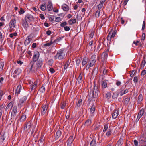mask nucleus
Masks as SVG:
<instances>
[{"label": "nucleus", "mask_w": 146, "mask_h": 146, "mask_svg": "<svg viewBox=\"0 0 146 146\" xmlns=\"http://www.w3.org/2000/svg\"><path fill=\"white\" fill-rule=\"evenodd\" d=\"M66 52L64 49H61L57 51V52L54 56V58L55 60L58 59L59 60L64 59L65 56Z\"/></svg>", "instance_id": "obj_1"}, {"label": "nucleus", "mask_w": 146, "mask_h": 146, "mask_svg": "<svg viewBox=\"0 0 146 146\" xmlns=\"http://www.w3.org/2000/svg\"><path fill=\"white\" fill-rule=\"evenodd\" d=\"M36 70L35 65H34V62H30L28 67V70L30 72H33Z\"/></svg>", "instance_id": "obj_2"}, {"label": "nucleus", "mask_w": 146, "mask_h": 146, "mask_svg": "<svg viewBox=\"0 0 146 146\" xmlns=\"http://www.w3.org/2000/svg\"><path fill=\"white\" fill-rule=\"evenodd\" d=\"M48 105H43L42 107L41 115L43 116L44 115H47L48 112Z\"/></svg>", "instance_id": "obj_3"}, {"label": "nucleus", "mask_w": 146, "mask_h": 146, "mask_svg": "<svg viewBox=\"0 0 146 146\" xmlns=\"http://www.w3.org/2000/svg\"><path fill=\"white\" fill-rule=\"evenodd\" d=\"M33 36V34H31L26 38L24 42V44L25 46L28 45L30 44Z\"/></svg>", "instance_id": "obj_4"}, {"label": "nucleus", "mask_w": 146, "mask_h": 146, "mask_svg": "<svg viewBox=\"0 0 146 146\" xmlns=\"http://www.w3.org/2000/svg\"><path fill=\"white\" fill-rule=\"evenodd\" d=\"M116 32L115 31H110L108 35L107 38L108 41H110L112 38L115 36Z\"/></svg>", "instance_id": "obj_5"}, {"label": "nucleus", "mask_w": 146, "mask_h": 146, "mask_svg": "<svg viewBox=\"0 0 146 146\" xmlns=\"http://www.w3.org/2000/svg\"><path fill=\"white\" fill-rule=\"evenodd\" d=\"M16 20L15 19H12L9 23V28L11 29V31L13 30V28L16 26Z\"/></svg>", "instance_id": "obj_6"}, {"label": "nucleus", "mask_w": 146, "mask_h": 146, "mask_svg": "<svg viewBox=\"0 0 146 146\" xmlns=\"http://www.w3.org/2000/svg\"><path fill=\"white\" fill-rule=\"evenodd\" d=\"M27 100V97L26 96H24L21 98L19 102L18 106L20 107H21L24 105V103Z\"/></svg>", "instance_id": "obj_7"}, {"label": "nucleus", "mask_w": 146, "mask_h": 146, "mask_svg": "<svg viewBox=\"0 0 146 146\" xmlns=\"http://www.w3.org/2000/svg\"><path fill=\"white\" fill-rule=\"evenodd\" d=\"M94 90L92 92V96L93 98L97 97L98 96V90L96 86H94Z\"/></svg>", "instance_id": "obj_8"}, {"label": "nucleus", "mask_w": 146, "mask_h": 146, "mask_svg": "<svg viewBox=\"0 0 146 146\" xmlns=\"http://www.w3.org/2000/svg\"><path fill=\"white\" fill-rule=\"evenodd\" d=\"M39 57V52L37 50L34 51L33 56V61L36 62L38 60Z\"/></svg>", "instance_id": "obj_9"}, {"label": "nucleus", "mask_w": 146, "mask_h": 146, "mask_svg": "<svg viewBox=\"0 0 146 146\" xmlns=\"http://www.w3.org/2000/svg\"><path fill=\"white\" fill-rule=\"evenodd\" d=\"M34 63L37 69L41 67L43 61L42 59H40L38 62H34Z\"/></svg>", "instance_id": "obj_10"}, {"label": "nucleus", "mask_w": 146, "mask_h": 146, "mask_svg": "<svg viewBox=\"0 0 146 146\" xmlns=\"http://www.w3.org/2000/svg\"><path fill=\"white\" fill-rule=\"evenodd\" d=\"M31 125H32L31 122L30 121H29L26 124L25 126L24 127V130L27 131L30 130Z\"/></svg>", "instance_id": "obj_11"}, {"label": "nucleus", "mask_w": 146, "mask_h": 146, "mask_svg": "<svg viewBox=\"0 0 146 146\" xmlns=\"http://www.w3.org/2000/svg\"><path fill=\"white\" fill-rule=\"evenodd\" d=\"M17 112V107L16 106H14L12 111L11 113V116L12 117H14L16 115Z\"/></svg>", "instance_id": "obj_12"}, {"label": "nucleus", "mask_w": 146, "mask_h": 146, "mask_svg": "<svg viewBox=\"0 0 146 146\" xmlns=\"http://www.w3.org/2000/svg\"><path fill=\"white\" fill-rule=\"evenodd\" d=\"M74 140L73 136H70L67 141V146H72L73 144L72 143Z\"/></svg>", "instance_id": "obj_13"}, {"label": "nucleus", "mask_w": 146, "mask_h": 146, "mask_svg": "<svg viewBox=\"0 0 146 146\" xmlns=\"http://www.w3.org/2000/svg\"><path fill=\"white\" fill-rule=\"evenodd\" d=\"M95 110V106L94 105L92 106L90 109V117H92L94 116V114Z\"/></svg>", "instance_id": "obj_14"}, {"label": "nucleus", "mask_w": 146, "mask_h": 146, "mask_svg": "<svg viewBox=\"0 0 146 146\" xmlns=\"http://www.w3.org/2000/svg\"><path fill=\"white\" fill-rule=\"evenodd\" d=\"M106 0H100V3L97 6V10H100V9L102 7L104 3L106 1Z\"/></svg>", "instance_id": "obj_15"}, {"label": "nucleus", "mask_w": 146, "mask_h": 146, "mask_svg": "<svg viewBox=\"0 0 146 146\" xmlns=\"http://www.w3.org/2000/svg\"><path fill=\"white\" fill-rule=\"evenodd\" d=\"M25 20L28 21H32L33 20V16L31 14H28L26 15Z\"/></svg>", "instance_id": "obj_16"}, {"label": "nucleus", "mask_w": 146, "mask_h": 146, "mask_svg": "<svg viewBox=\"0 0 146 146\" xmlns=\"http://www.w3.org/2000/svg\"><path fill=\"white\" fill-rule=\"evenodd\" d=\"M63 10L65 11L68 12L69 10V7L66 4L64 3L62 6Z\"/></svg>", "instance_id": "obj_17"}, {"label": "nucleus", "mask_w": 146, "mask_h": 146, "mask_svg": "<svg viewBox=\"0 0 146 146\" xmlns=\"http://www.w3.org/2000/svg\"><path fill=\"white\" fill-rule=\"evenodd\" d=\"M119 113V110H114L112 115V118L113 119H116Z\"/></svg>", "instance_id": "obj_18"}, {"label": "nucleus", "mask_w": 146, "mask_h": 146, "mask_svg": "<svg viewBox=\"0 0 146 146\" xmlns=\"http://www.w3.org/2000/svg\"><path fill=\"white\" fill-rule=\"evenodd\" d=\"M22 25L25 29L27 30V29L29 27V25L27 20H24L23 21Z\"/></svg>", "instance_id": "obj_19"}, {"label": "nucleus", "mask_w": 146, "mask_h": 146, "mask_svg": "<svg viewBox=\"0 0 146 146\" xmlns=\"http://www.w3.org/2000/svg\"><path fill=\"white\" fill-rule=\"evenodd\" d=\"M13 106V102H10L6 107L5 111H7L9 109H11Z\"/></svg>", "instance_id": "obj_20"}, {"label": "nucleus", "mask_w": 146, "mask_h": 146, "mask_svg": "<svg viewBox=\"0 0 146 146\" xmlns=\"http://www.w3.org/2000/svg\"><path fill=\"white\" fill-rule=\"evenodd\" d=\"M21 72V70L20 69H17L14 71L13 73V77L15 78L17 75H19Z\"/></svg>", "instance_id": "obj_21"}, {"label": "nucleus", "mask_w": 146, "mask_h": 146, "mask_svg": "<svg viewBox=\"0 0 146 146\" xmlns=\"http://www.w3.org/2000/svg\"><path fill=\"white\" fill-rule=\"evenodd\" d=\"M123 142V140L120 138L117 142L116 146H121Z\"/></svg>", "instance_id": "obj_22"}, {"label": "nucleus", "mask_w": 146, "mask_h": 146, "mask_svg": "<svg viewBox=\"0 0 146 146\" xmlns=\"http://www.w3.org/2000/svg\"><path fill=\"white\" fill-rule=\"evenodd\" d=\"M21 88V85H19L17 86L15 93V95H16L17 96L18 94L20 93Z\"/></svg>", "instance_id": "obj_23"}, {"label": "nucleus", "mask_w": 146, "mask_h": 146, "mask_svg": "<svg viewBox=\"0 0 146 146\" xmlns=\"http://www.w3.org/2000/svg\"><path fill=\"white\" fill-rule=\"evenodd\" d=\"M108 56V53L106 52H104L102 54L101 56V58L103 60H105L107 59Z\"/></svg>", "instance_id": "obj_24"}, {"label": "nucleus", "mask_w": 146, "mask_h": 146, "mask_svg": "<svg viewBox=\"0 0 146 146\" xmlns=\"http://www.w3.org/2000/svg\"><path fill=\"white\" fill-rule=\"evenodd\" d=\"M82 75L81 73L80 74L79 76L77 78V81L76 82L78 84L81 83L82 81Z\"/></svg>", "instance_id": "obj_25"}, {"label": "nucleus", "mask_w": 146, "mask_h": 146, "mask_svg": "<svg viewBox=\"0 0 146 146\" xmlns=\"http://www.w3.org/2000/svg\"><path fill=\"white\" fill-rule=\"evenodd\" d=\"M90 60L95 63L96 61V56L95 55H93L91 57Z\"/></svg>", "instance_id": "obj_26"}, {"label": "nucleus", "mask_w": 146, "mask_h": 146, "mask_svg": "<svg viewBox=\"0 0 146 146\" xmlns=\"http://www.w3.org/2000/svg\"><path fill=\"white\" fill-rule=\"evenodd\" d=\"M88 58H84L82 60V66H84L88 62Z\"/></svg>", "instance_id": "obj_27"}, {"label": "nucleus", "mask_w": 146, "mask_h": 146, "mask_svg": "<svg viewBox=\"0 0 146 146\" xmlns=\"http://www.w3.org/2000/svg\"><path fill=\"white\" fill-rule=\"evenodd\" d=\"M47 8L49 11L52 10L53 9V7L52 4L50 3H48L47 6Z\"/></svg>", "instance_id": "obj_28"}, {"label": "nucleus", "mask_w": 146, "mask_h": 146, "mask_svg": "<svg viewBox=\"0 0 146 146\" xmlns=\"http://www.w3.org/2000/svg\"><path fill=\"white\" fill-rule=\"evenodd\" d=\"M144 110L142 109H141L139 112L138 114V116L141 117L144 114Z\"/></svg>", "instance_id": "obj_29"}, {"label": "nucleus", "mask_w": 146, "mask_h": 146, "mask_svg": "<svg viewBox=\"0 0 146 146\" xmlns=\"http://www.w3.org/2000/svg\"><path fill=\"white\" fill-rule=\"evenodd\" d=\"M61 135V132L60 131H58L56 134V138L57 139Z\"/></svg>", "instance_id": "obj_30"}, {"label": "nucleus", "mask_w": 146, "mask_h": 146, "mask_svg": "<svg viewBox=\"0 0 146 146\" xmlns=\"http://www.w3.org/2000/svg\"><path fill=\"white\" fill-rule=\"evenodd\" d=\"M143 99V97L142 94H140L138 97V103L140 104L142 101Z\"/></svg>", "instance_id": "obj_31"}, {"label": "nucleus", "mask_w": 146, "mask_h": 146, "mask_svg": "<svg viewBox=\"0 0 146 146\" xmlns=\"http://www.w3.org/2000/svg\"><path fill=\"white\" fill-rule=\"evenodd\" d=\"M128 92V90L127 89H125L123 91H120V95L122 96L123 94L127 93Z\"/></svg>", "instance_id": "obj_32"}, {"label": "nucleus", "mask_w": 146, "mask_h": 146, "mask_svg": "<svg viewBox=\"0 0 146 146\" xmlns=\"http://www.w3.org/2000/svg\"><path fill=\"white\" fill-rule=\"evenodd\" d=\"M26 118V116L25 114V113H24L23 115L21 116L20 119V121H25Z\"/></svg>", "instance_id": "obj_33"}, {"label": "nucleus", "mask_w": 146, "mask_h": 146, "mask_svg": "<svg viewBox=\"0 0 146 146\" xmlns=\"http://www.w3.org/2000/svg\"><path fill=\"white\" fill-rule=\"evenodd\" d=\"M100 10H97L95 13V17L98 18L100 16Z\"/></svg>", "instance_id": "obj_34"}, {"label": "nucleus", "mask_w": 146, "mask_h": 146, "mask_svg": "<svg viewBox=\"0 0 146 146\" xmlns=\"http://www.w3.org/2000/svg\"><path fill=\"white\" fill-rule=\"evenodd\" d=\"M76 22V20L75 19H73L71 20H69L68 21L70 25H72V24L75 23Z\"/></svg>", "instance_id": "obj_35"}, {"label": "nucleus", "mask_w": 146, "mask_h": 146, "mask_svg": "<svg viewBox=\"0 0 146 146\" xmlns=\"http://www.w3.org/2000/svg\"><path fill=\"white\" fill-rule=\"evenodd\" d=\"M4 65V63L3 62H0V71L2 70Z\"/></svg>", "instance_id": "obj_36"}, {"label": "nucleus", "mask_w": 146, "mask_h": 146, "mask_svg": "<svg viewBox=\"0 0 146 146\" xmlns=\"http://www.w3.org/2000/svg\"><path fill=\"white\" fill-rule=\"evenodd\" d=\"M146 63V57L145 56L143 57L142 62V65L144 67Z\"/></svg>", "instance_id": "obj_37"}, {"label": "nucleus", "mask_w": 146, "mask_h": 146, "mask_svg": "<svg viewBox=\"0 0 146 146\" xmlns=\"http://www.w3.org/2000/svg\"><path fill=\"white\" fill-rule=\"evenodd\" d=\"M82 104V100L81 99H80L77 104V107H80Z\"/></svg>", "instance_id": "obj_38"}, {"label": "nucleus", "mask_w": 146, "mask_h": 146, "mask_svg": "<svg viewBox=\"0 0 146 146\" xmlns=\"http://www.w3.org/2000/svg\"><path fill=\"white\" fill-rule=\"evenodd\" d=\"M41 9L43 11H44L46 10V4H43L41 5L40 7Z\"/></svg>", "instance_id": "obj_39"}, {"label": "nucleus", "mask_w": 146, "mask_h": 146, "mask_svg": "<svg viewBox=\"0 0 146 146\" xmlns=\"http://www.w3.org/2000/svg\"><path fill=\"white\" fill-rule=\"evenodd\" d=\"M37 85V83L35 82L34 83L33 85L32 86L31 89L35 90L36 88Z\"/></svg>", "instance_id": "obj_40"}, {"label": "nucleus", "mask_w": 146, "mask_h": 146, "mask_svg": "<svg viewBox=\"0 0 146 146\" xmlns=\"http://www.w3.org/2000/svg\"><path fill=\"white\" fill-rule=\"evenodd\" d=\"M17 34L16 32H14L13 33H11L9 35V36L11 38H14V36H16Z\"/></svg>", "instance_id": "obj_41"}, {"label": "nucleus", "mask_w": 146, "mask_h": 146, "mask_svg": "<svg viewBox=\"0 0 146 146\" xmlns=\"http://www.w3.org/2000/svg\"><path fill=\"white\" fill-rule=\"evenodd\" d=\"M91 123V121L90 119L87 120L85 122V124L88 126L90 125Z\"/></svg>", "instance_id": "obj_42"}, {"label": "nucleus", "mask_w": 146, "mask_h": 146, "mask_svg": "<svg viewBox=\"0 0 146 146\" xmlns=\"http://www.w3.org/2000/svg\"><path fill=\"white\" fill-rule=\"evenodd\" d=\"M111 133V131L110 129H109L108 130L106 133V135L108 137L109 136Z\"/></svg>", "instance_id": "obj_43"}, {"label": "nucleus", "mask_w": 146, "mask_h": 146, "mask_svg": "<svg viewBox=\"0 0 146 146\" xmlns=\"http://www.w3.org/2000/svg\"><path fill=\"white\" fill-rule=\"evenodd\" d=\"M107 84L106 82L105 81H103L102 84V87L104 88H105L107 87Z\"/></svg>", "instance_id": "obj_44"}, {"label": "nucleus", "mask_w": 146, "mask_h": 146, "mask_svg": "<svg viewBox=\"0 0 146 146\" xmlns=\"http://www.w3.org/2000/svg\"><path fill=\"white\" fill-rule=\"evenodd\" d=\"M96 141L94 140H92L90 143L91 146H96Z\"/></svg>", "instance_id": "obj_45"}, {"label": "nucleus", "mask_w": 146, "mask_h": 146, "mask_svg": "<svg viewBox=\"0 0 146 146\" xmlns=\"http://www.w3.org/2000/svg\"><path fill=\"white\" fill-rule=\"evenodd\" d=\"M88 65L90 67L92 66L93 65H94L95 63H93V62H91L90 60L88 61Z\"/></svg>", "instance_id": "obj_46"}, {"label": "nucleus", "mask_w": 146, "mask_h": 146, "mask_svg": "<svg viewBox=\"0 0 146 146\" xmlns=\"http://www.w3.org/2000/svg\"><path fill=\"white\" fill-rule=\"evenodd\" d=\"M118 96V94L116 92H115L112 95V98L114 99L117 97Z\"/></svg>", "instance_id": "obj_47"}, {"label": "nucleus", "mask_w": 146, "mask_h": 146, "mask_svg": "<svg viewBox=\"0 0 146 146\" xmlns=\"http://www.w3.org/2000/svg\"><path fill=\"white\" fill-rule=\"evenodd\" d=\"M64 36H62V37H60L58 38L57 39H56L55 40V41L57 42H59L61 40H62L63 38H64Z\"/></svg>", "instance_id": "obj_48"}, {"label": "nucleus", "mask_w": 146, "mask_h": 146, "mask_svg": "<svg viewBox=\"0 0 146 146\" xmlns=\"http://www.w3.org/2000/svg\"><path fill=\"white\" fill-rule=\"evenodd\" d=\"M5 138L4 137L3 135H1L0 136V141L3 142L5 140Z\"/></svg>", "instance_id": "obj_49"}, {"label": "nucleus", "mask_w": 146, "mask_h": 146, "mask_svg": "<svg viewBox=\"0 0 146 146\" xmlns=\"http://www.w3.org/2000/svg\"><path fill=\"white\" fill-rule=\"evenodd\" d=\"M66 105V102H64L61 105V108L62 109H64Z\"/></svg>", "instance_id": "obj_50"}, {"label": "nucleus", "mask_w": 146, "mask_h": 146, "mask_svg": "<svg viewBox=\"0 0 146 146\" xmlns=\"http://www.w3.org/2000/svg\"><path fill=\"white\" fill-rule=\"evenodd\" d=\"M40 91L42 93L44 92L45 91V88L44 86H42L40 89Z\"/></svg>", "instance_id": "obj_51"}, {"label": "nucleus", "mask_w": 146, "mask_h": 146, "mask_svg": "<svg viewBox=\"0 0 146 146\" xmlns=\"http://www.w3.org/2000/svg\"><path fill=\"white\" fill-rule=\"evenodd\" d=\"M52 43V41H50L48 43H46L44 45L45 46H49Z\"/></svg>", "instance_id": "obj_52"}, {"label": "nucleus", "mask_w": 146, "mask_h": 146, "mask_svg": "<svg viewBox=\"0 0 146 146\" xmlns=\"http://www.w3.org/2000/svg\"><path fill=\"white\" fill-rule=\"evenodd\" d=\"M138 77L137 76H135L134 77L133 81L135 83H137L138 82Z\"/></svg>", "instance_id": "obj_53"}, {"label": "nucleus", "mask_w": 146, "mask_h": 146, "mask_svg": "<svg viewBox=\"0 0 146 146\" xmlns=\"http://www.w3.org/2000/svg\"><path fill=\"white\" fill-rule=\"evenodd\" d=\"M67 22L66 21H64L63 22H62L60 24V26L61 27H64L65 26H66L67 25Z\"/></svg>", "instance_id": "obj_54"}, {"label": "nucleus", "mask_w": 146, "mask_h": 146, "mask_svg": "<svg viewBox=\"0 0 146 146\" xmlns=\"http://www.w3.org/2000/svg\"><path fill=\"white\" fill-rule=\"evenodd\" d=\"M53 63V60H50L48 62V64L50 66H51Z\"/></svg>", "instance_id": "obj_55"}, {"label": "nucleus", "mask_w": 146, "mask_h": 146, "mask_svg": "<svg viewBox=\"0 0 146 146\" xmlns=\"http://www.w3.org/2000/svg\"><path fill=\"white\" fill-rule=\"evenodd\" d=\"M136 72L134 70H133L130 74V76L131 77L133 76L135 73Z\"/></svg>", "instance_id": "obj_56"}, {"label": "nucleus", "mask_w": 146, "mask_h": 146, "mask_svg": "<svg viewBox=\"0 0 146 146\" xmlns=\"http://www.w3.org/2000/svg\"><path fill=\"white\" fill-rule=\"evenodd\" d=\"M24 12L25 11L22 8H20V10L19 12V14L20 15L24 13Z\"/></svg>", "instance_id": "obj_57"}, {"label": "nucleus", "mask_w": 146, "mask_h": 146, "mask_svg": "<svg viewBox=\"0 0 146 146\" xmlns=\"http://www.w3.org/2000/svg\"><path fill=\"white\" fill-rule=\"evenodd\" d=\"M55 18V21L56 22H58L61 20V19L60 17H57Z\"/></svg>", "instance_id": "obj_58"}, {"label": "nucleus", "mask_w": 146, "mask_h": 146, "mask_svg": "<svg viewBox=\"0 0 146 146\" xmlns=\"http://www.w3.org/2000/svg\"><path fill=\"white\" fill-rule=\"evenodd\" d=\"M49 19L50 21H55V17L54 16H51L49 18Z\"/></svg>", "instance_id": "obj_59"}, {"label": "nucleus", "mask_w": 146, "mask_h": 146, "mask_svg": "<svg viewBox=\"0 0 146 146\" xmlns=\"http://www.w3.org/2000/svg\"><path fill=\"white\" fill-rule=\"evenodd\" d=\"M121 82L117 80L116 83V84L117 86H119L121 85Z\"/></svg>", "instance_id": "obj_60"}, {"label": "nucleus", "mask_w": 146, "mask_h": 146, "mask_svg": "<svg viewBox=\"0 0 146 146\" xmlns=\"http://www.w3.org/2000/svg\"><path fill=\"white\" fill-rule=\"evenodd\" d=\"M108 128V125H104V129H103V132L106 131L107 130Z\"/></svg>", "instance_id": "obj_61"}, {"label": "nucleus", "mask_w": 146, "mask_h": 146, "mask_svg": "<svg viewBox=\"0 0 146 146\" xmlns=\"http://www.w3.org/2000/svg\"><path fill=\"white\" fill-rule=\"evenodd\" d=\"M76 64L77 66H78L80 62V59H77L76 60Z\"/></svg>", "instance_id": "obj_62"}, {"label": "nucleus", "mask_w": 146, "mask_h": 146, "mask_svg": "<svg viewBox=\"0 0 146 146\" xmlns=\"http://www.w3.org/2000/svg\"><path fill=\"white\" fill-rule=\"evenodd\" d=\"M49 70L51 73H53L55 72V70L52 68H50L49 69Z\"/></svg>", "instance_id": "obj_63"}, {"label": "nucleus", "mask_w": 146, "mask_h": 146, "mask_svg": "<svg viewBox=\"0 0 146 146\" xmlns=\"http://www.w3.org/2000/svg\"><path fill=\"white\" fill-rule=\"evenodd\" d=\"M64 29L65 31H68L70 30V28L68 26H66L64 27Z\"/></svg>", "instance_id": "obj_64"}]
</instances>
